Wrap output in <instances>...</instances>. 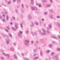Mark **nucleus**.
Here are the masks:
<instances>
[{"instance_id": "1", "label": "nucleus", "mask_w": 60, "mask_h": 60, "mask_svg": "<svg viewBox=\"0 0 60 60\" xmlns=\"http://www.w3.org/2000/svg\"><path fill=\"white\" fill-rule=\"evenodd\" d=\"M25 43H24V44H25V45H27L29 42V40H25Z\"/></svg>"}, {"instance_id": "2", "label": "nucleus", "mask_w": 60, "mask_h": 60, "mask_svg": "<svg viewBox=\"0 0 60 60\" xmlns=\"http://www.w3.org/2000/svg\"><path fill=\"white\" fill-rule=\"evenodd\" d=\"M2 54L4 56H7L8 57H10V55L9 54H6L4 52L2 53Z\"/></svg>"}, {"instance_id": "3", "label": "nucleus", "mask_w": 60, "mask_h": 60, "mask_svg": "<svg viewBox=\"0 0 60 60\" xmlns=\"http://www.w3.org/2000/svg\"><path fill=\"white\" fill-rule=\"evenodd\" d=\"M42 30L43 31L44 33H40V34H42V35H46V34L45 33V30H44L43 29H42Z\"/></svg>"}, {"instance_id": "4", "label": "nucleus", "mask_w": 60, "mask_h": 60, "mask_svg": "<svg viewBox=\"0 0 60 60\" xmlns=\"http://www.w3.org/2000/svg\"><path fill=\"white\" fill-rule=\"evenodd\" d=\"M31 9L32 10H38V8L36 7H32Z\"/></svg>"}, {"instance_id": "5", "label": "nucleus", "mask_w": 60, "mask_h": 60, "mask_svg": "<svg viewBox=\"0 0 60 60\" xmlns=\"http://www.w3.org/2000/svg\"><path fill=\"white\" fill-rule=\"evenodd\" d=\"M19 25V24L17 23H16L15 24V28L16 29H18L19 28V27L18 26Z\"/></svg>"}, {"instance_id": "6", "label": "nucleus", "mask_w": 60, "mask_h": 60, "mask_svg": "<svg viewBox=\"0 0 60 60\" xmlns=\"http://www.w3.org/2000/svg\"><path fill=\"white\" fill-rule=\"evenodd\" d=\"M10 41V40L9 39H7L6 40V42L7 44H8L9 43V42Z\"/></svg>"}, {"instance_id": "7", "label": "nucleus", "mask_w": 60, "mask_h": 60, "mask_svg": "<svg viewBox=\"0 0 60 60\" xmlns=\"http://www.w3.org/2000/svg\"><path fill=\"white\" fill-rule=\"evenodd\" d=\"M22 32L21 31H20L18 33V35L19 36H21V34H22Z\"/></svg>"}, {"instance_id": "8", "label": "nucleus", "mask_w": 60, "mask_h": 60, "mask_svg": "<svg viewBox=\"0 0 60 60\" xmlns=\"http://www.w3.org/2000/svg\"><path fill=\"white\" fill-rule=\"evenodd\" d=\"M36 5H38L39 8H40V7H41V4H39L38 3H36Z\"/></svg>"}, {"instance_id": "9", "label": "nucleus", "mask_w": 60, "mask_h": 60, "mask_svg": "<svg viewBox=\"0 0 60 60\" xmlns=\"http://www.w3.org/2000/svg\"><path fill=\"white\" fill-rule=\"evenodd\" d=\"M10 50H11V51H13L14 50H15V49H14L13 48V47H11L10 49Z\"/></svg>"}, {"instance_id": "10", "label": "nucleus", "mask_w": 60, "mask_h": 60, "mask_svg": "<svg viewBox=\"0 0 60 60\" xmlns=\"http://www.w3.org/2000/svg\"><path fill=\"white\" fill-rule=\"evenodd\" d=\"M51 26H52V25L51 24H49V28H47V29H49V28H51Z\"/></svg>"}, {"instance_id": "11", "label": "nucleus", "mask_w": 60, "mask_h": 60, "mask_svg": "<svg viewBox=\"0 0 60 60\" xmlns=\"http://www.w3.org/2000/svg\"><path fill=\"white\" fill-rule=\"evenodd\" d=\"M31 34H32L33 35H34V34H35V35H36V34H36V33L35 32H34L33 33V32H31Z\"/></svg>"}, {"instance_id": "12", "label": "nucleus", "mask_w": 60, "mask_h": 60, "mask_svg": "<svg viewBox=\"0 0 60 60\" xmlns=\"http://www.w3.org/2000/svg\"><path fill=\"white\" fill-rule=\"evenodd\" d=\"M28 17L29 19L30 20L31 19H32V17L31 16H30V15H28Z\"/></svg>"}, {"instance_id": "13", "label": "nucleus", "mask_w": 60, "mask_h": 60, "mask_svg": "<svg viewBox=\"0 0 60 60\" xmlns=\"http://www.w3.org/2000/svg\"><path fill=\"white\" fill-rule=\"evenodd\" d=\"M52 44H49V46L50 48H52Z\"/></svg>"}, {"instance_id": "14", "label": "nucleus", "mask_w": 60, "mask_h": 60, "mask_svg": "<svg viewBox=\"0 0 60 60\" xmlns=\"http://www.w3.org/2000/svg\"><path fill=\"white\" fill-rule=\"evenodd\" d=\"M31 3L32 4H34V0H30Z\"/></svg>"}, {"instance_id": "15", "label": "nucleus", "mask_w": 60, "mask_h": 60, "mask_svg": "<svg viewBox=\"0 0 60 60\" xmlns=\"http://www.w3.org/2000/svg\"><path fill=\"white\" fill-rule=\"evenodd\" d=\"M53 17V15H49V17L50 18V19H52V17Z\"/></svg>"}, {"instance_id": "16", "label": "nucleus", "mask_w": 60, "mask_h": 60, "mask_svg": "<svg viewBox=\"0 0 60 60\" xmlns=\"http://www.w3.org/2000/svg\"><path fill=\"white\" fill-rule=\"evenodd\" d=\"M48 14V12H45L44 13V14L45 15H47Z\"/></svg>"}, {"instance_id": "17", "label": "nucleus", "mask_w": 60, "mask_h": 60, "mask_svg": "<svg viewBox=\"0 0 60 60\" xmlns=\"http://www.w3.org/2000/svg\"><path fill=\"white\" fill-rule=\"evenodd\" d=\"M47 7H49L51 6V5H50V4H48L47 5Z\"/></svg>"}, {"instance_id": "18", "label": "nucleus", "mask_w": 60, "mask_h": 60, "mask_svg": "<svg viewBox=\"0 0 60 60\" xmlns=\"http://www.w3.org/2000/svg\"><path fill=\"white\" fill-rule=\"evenodd\" d=\"M49 11L50 12H52L54 11L53 10L50 9L49 10Z\"/></svg>"}, {"instance_id": "19", "label": "nucleus", "mask_w": 60, "mask_h": 60, "mask_svg": "<svg viewBox=\"0 0 60 60\" xmlns=\"http://www.w3.org/2000/svg\"><path fill=\"white\" fill-rule=\"evenodd\" d=\"M11 28L13 30H14V31H15L16 30V29L14 28L13 27H11Z\"/></svg>"}, {"instance_id": "20", "label": "nucleus", "mask_w": 60, "mask_h": 60, "mask_svg": "<svg viewBox=\"0 0 60 60\" xmlns=\"http://www.w3.org/2000/svg\"><path fill=\"white\" fill-rule=\"evenodd\" d=\"M8 34L9 35L10 37H11V38L12 37V35H11V34L10 33Z\"/></svg>"}, {"instance_id": "21", "label": "nucleus", "mask_w": 60, "mask_h": 60, "mask_svg": "<svg viewBox=\"0 0 60 60\" xmlns=\"http://www.w3.org/2000/svg\"><path fill=\"white\" fill-rule=\"evenodd\" d=\"M14 57L15 58V59H17V57L16 55L15 54L14 55Z\"/></svg>"}, {"instance_id": "22", "label": "nucleus", "mask_w": 60, "mask_h": 60, "mask_svg": "<svg viewBox=\"0 0 60 60\" xmlns=\"http://www.w3.org/2000/svg\"><path fill=\"white\" fill-rule=\"evenodd\" d=\"M54 54V52H52L51 53V55L52 56H53Z\"/></svg>"}, {"instance_id": "23", "label": "nucleus", "mask_w": 60, "mask_h": 60, "mask_svg": "<svg viewBox=\"0 0 60 60\" xmlns=\"http://www.w3.org/2000/svg\"><path fill=\"white\" fill-rule=\"evenodd\" d=\"M50 51L49 50H48L46 51V52H47V53H49L50 52Z\"/></svg>"}, {"instance_id": "24", "label": "nucleus", "mask_w": 60, "mask_h": 60, "mask_svg": "<svg viewBox=\"0 0 60 60\" xmlns=\"http://www.w3.org/2000/svg\"><path fill=\"white\" fill-rule=\"evenodd\" d=\"M8 19H9V17L8 16H7V18L6 19L7 20H8Z\"/></svg>"}, {"instance_id": "25", "label": "nucleus", "mask_w": 60, "mask_h": 60, "mask_svg": "<svg viewBox=\"0 0 60 60\" xmlns=\"http://www.w3.org/2000/svg\"><path fill=\"white\" fill-rule=\"evenodd\" d=\"M26 34H28V30H27L26 32Z\"/></svg>"}, {"instance_id": "26", "label": "nucleus", "mask_w": 60, "mask_h": 60, "mask_svg": "<svg viewBox=\"0 0 60 60\" xmlns=\"http://www.w3.org/2000/svg\"><path fill=\"white\" fill-rule=\"evenodd\" d=\"M39 58V57H35L34 58V59H38Z\"/></svg>"}, {"instance_id": "27", "label": "nucleus", "mask_w": 60, "mask_h": 60, "mask_svg": "<svg viewBox=\"0 0 60 60\" xmlns=\"http://www.w3.org/2000/svg\"><path fill=\"white\" fill-rule=\"evenodd\" d=\"M24 60H29V59H28L26 58H24Z\"/></svg>"}, {"instance_id": "28", "label": "nucleus", "mask_w": 60, "mask_h": 60, "mask_svg": "<svg viewBox=\"0 0 60 60\" xmlns=\"http://www.w3.org/2000/svg\"><path fill=\"white\" fill-rule=\"evenodd\" d=\"M57 24H58V26H60V23H58Z\"/></svg>"}, {"instance_id": "29", "label": "nucleus", "mask_w": 60, "mask_h": 60, "mask_svg": "<svg viewBox=\"0 0 60 60\" xmlns=\"http://www.w3.org/2000/svg\"><path fill=\"white\" fill-rule=\"evenodd\" d=\"M42 1L43 2H47V0H43Z\"/></svg>"}, {"instance_id": "30", "label": "nucleus", "mask_w": 60, "mask_h": 60, "mask_svg": "<svg viewBox=\"0 0 60 60\" xmlns=\"http://www.w3.org/2000/svg\"><path fill=\"white\" fill-rule=\"evenodd\" d=\"M40 55L41 56H42V52H40Z\"/></svg>"}, {"instance_id": "31", "label": "nucleus", "mask_w": 60, "mask_h": 60, "mask_svg": "<svg viewBox=\"0 0 60 60\" xmlns=\"http://www.w3.org/2000/svg\"><path fill=\"white\" fill-rule=\"evenodd\" d=\"M4 50H3L2 49H1L0 50V51L1 52H4Z\"/></svg>"}, {"instance_id": "32", "label": "nucleus", "mask_w": 60, "mask_h": 60, "mask_svg": "<svg viewBox=\"0 0 60 60\" xmlns=\"http://www.w3.org/2000/svg\"><path fill=\"white\" fill-rule=\"evenodd\" d=\"M20 26L22 28V23H20Z\"/></svg>"}, {"instance_id": "33", "label": "nucleus", "mask_w": 60, "mask_h": 60, "mask_svg": "<svg viewBox=\"0 0 60 60\" xmlns=\"http://www.w3.org/2000/svg\"><path fill=\"white\" fill-rule=\"evenodd\" d=\"M22 8H23L24 7V5L23 4H22Z\"/></svg>"}, {"instance_id": "34", "label": "nucleus", "mask_w": 60, "mask_h": 60, "mask_svg": "<svg viewBox=\"0 0 60 60\" xmlns=\"http://www.w3.org/2000/svg\"><path fill=\"white\" fill-rule=\"evenodd\" d=\"M10 3L11 1H10L9 2H8L7 3V4H10Z\"/></svg>"}, {"instance_id": "35", "label": "nucleus", "mask_w": 60, "mask_h": 60, "mask_svg": "<svg viewBox=\"0 0 60 60\" xmlns=\"http://www.w3.org/2000/svg\"><path fill=\"white\" fill-rule=\"evenodd\" d=\"M1 59H2V60H4V58L3 57H1Z\"/></svg>"}, {"instance_id": "36", "label": "nucleus", "mask_w": 60, "mask_h": 60, "mask_svg": "<svg viewBox=\"0 0 60 60\" xmlns=\"http://www.w3.org/2000/svg\"><path fill=\"white\" fill-rule=\"evenodd\" d=\"M14 45L15 46H16V43H13Z\"/></svg>"}, {"instance_id": "37", "label": "nucleus", "mask_w": 60, "mask_h": 60, "mask_svg": "<svg viewBox=\"0 0 60 60\" xmlns=\"http://www.w3.org/2000/svg\"><path fill=\"white\" fill-rule=\"evenodd\" d=\"M2 21L3 22H5V20L4 19H3L2 20Z\"/></svg>"}, {"instance_id": "38", "label": "nucleus", "mask_w": 60, "mask_h": 60, "mask_svg": "<svg viewBox=\"0 0 60 60\" xmlns=\"http://www.w3.org/2000/svg\"><path fill=\"white\" fill-rule=\"evenodd\" d=\"M20 1V0H18L17 2L19 3Z\"/></svg>"}, {"instance_id": "39", "label": "nucleus", "mask_w": 60, "mask_h": 60, "mask_svg": "<svg viewBox=\"0 0 60 60\" xmlns=\"http://www.w3.org/2000/svg\"><path fill=\"white\" fill-rule=\"evenodd\" d=\"M57 51H60V49H57Z\"/></svg>"}, {"instance_id": "40", "label": "nucleus", "mask_w": 60, "mask_h": 60, "mask_svg": "<svg viewBox=\"0 0 60 60\" xmlns=\"http://www.w3.org/2000/svg\"><path fill=\"white\" fill-rule=\"evenodd\" d=\"M2 34V35L4 37H5V35H4V34Z\"/></svg>"}, {"instance_id": "41", "label": "nucleus", "mask_w": 60, "mask_h": 60, "mask_svg": "<svg viewBox=\"0 0 60 60\" xmlns=\"http://www.w3.org/2000/svg\"><path fill=\"white\" fill-rule=\"evenodd\" d=\"M35 23H36V25H38L39 24H38V23L37 22H36Z\"/></svg>"}, {"instance_id": "42", "label": "nucleus", "mask_w": 60, "mask_h": 60, "mask_svg": "<svg viewBox=\"0 0 60 60\" xmlns=\"http://www.w3.org/2000/svg\"><path fill=\"white\" fill-rule=\"evenodd\" d=\"M53 38H54V39H57V38H56V37H53Z\"/></svg>"}, {"instance_id": "43", "label": "nucleus", "mask_w": 60, "mask_h": 60, "mask_svg": "<svg viewBox=\"0 0 60 60\" xmlns=\"http://www.w3.org/2000/svg\"><path fill=\"white\" fill-rule=\"evenodd\" d=\"M56 18H60V16H57V17Z\"/></svg>"}, {"instance_id": "44", "label": "nucleus", "mask_w": 60, "mask_h": 60, "mask_svg": "<svg viewBox=\"0 0 60 60\" xmlns=\"http://www.w3.org/2000/svg\"><path fill=\"white\" fill-rule=\"evenodd\" d=\"M5 30L6 32H7L8 31V30H7L6 29H5Z\"/></svg>"}, {"instance_id": "45", "label": "nucleus", "mask_w": 60, "mask_h": 60, "mask_svg": "<svg viewBox=\"0 0 60 60\" xmlns=\"http://www.w3.org/2000/svg\"><path fill=\"white\" fill-rule=\"evenodd\" d=\"M7 28H8V29H10V28H9V27L7 26Z\"/></svg>"}, {"instance_id": "46", "label": "nucleus", "mask_w": 60, "mask_h": 60, "mask_svg": "<svg viewBox=\"0 0 60 60\" xmlns=\"http://www.w3.org/2000/svg\"><path fill=\"white\" fill-rule=\"evenodd\" d=\"M12 18L13 19L15 20V17H13Z\"/></svg>"}, {"instance_id": "47", "label": "nucleus", "mask_w": 60, "mask_h": 60, "mask_svg": "<svg viewBox=\"0 0 60 60\" xmlns=\"http://www.w3.org/2000/svg\"><path fill=\"white\" fill-rule=\"evenodd\" d=\"M51 3L52 2V0H50Z\"/></svg>"}, {"instance_id": "48", "label": "nucleus", "mask_w": 60, "mask_h": 60, "mask_svg": "<svg viewBox=\"0 0 60 60\" xmlns=\"http://www.w3.org/2000/svg\"><path fill=\"white\" fill-rule=\"evenodd\" d=\"M47 33V34H49V31H47L46 32Z\"/></svg>"}, {"instance_id": "49", "label": "nucleus", "mask_w": 60, "mask_h": 60, "mask_svg": "<svg viewBox=\"0 0 60 60\" xmlns=\"http://www.w3.org/2000/svg\"><path fill=\"white\" fill-rule=\"evenodd\" d=\"M44 19H41V21H44Z\"/></svg>"}, {"instance_id": "50", "label": "nucleus", "mask_w": 60, "mask_h": 60, "mask_svg": "<svg viewBox=\"0 0 60 60\" xmlns=\"http://www.w3.org/2000/svg\"><path fill=\"white\" fill-rule=\"evenodd\" d=\"M34 26V24H33L32 25H31V27H32V26Z\"/></svg>"}, {"instance_id": "51", "label": "nucleus", "mask_w": 60, "mask_h": 60, "mask_svg": "<svg viewBox=\"0 0 60 60\" xmlns=\"http://www.w3.org/2000/svg\"><path fill=\"white\" fill-rule=\"evenodd\" d=\"M58 37L59 39H60V35H58Z\"/></svg>"}, {"instance_id": "52", "label": "nucleus", "mask_w": 60, "mask_h": 60, "mask_svg": "<svg viewBox=\"0 0 60 60\" xmlns=\"http://www.w3.org/2000/svg\"><path fill=\"white\" fill-rule=\"evenodd\" d=\"M15 1H16V0H13V3H14L15 2Z\"/></svg>"}, {"instance_id": "53", "label": "nucleus", "mask_w": 60, "mask_h": 60, "mask_svg": "<svg viewBox=\"0 0 60 60\" xmlns=\"http://www.w3.org/2000/svg\"><path fill=\"white\" fill-rule=\"evenodd\" d=\"M53 19L54 20H55V19H56V18H53Z\"/></svg>"}, {"instance_id": "54", "label": "nucleus", "mask_w": 60, "mask_h": 60, "mask_svg": "<svg viewBox=\"0 0 60 60\" xmlns=\"http://www.w3.org/2000/svg\"><path fill=\"white\" fill-rule=\"evenodd\" d=\"M2 17L1 16H0V19H2Z\"/></svg>"}, {"instance_id": "55", "label": "nucleus", "mask_w": 60, "mask_h": 60, "mask_svg": "<svg viewBox=\"0 0 60 60\" xmlns=\"http://www.w3.org/2000/svg\"><path fill=\"white\" fill-rule=\"evenodd\" d=\"M22 56H24V54L23 53H22Z\"/></svg>"}, {"instance_id": "56", "label": "nucleus", "mask_w": 60, "mask_h": 60, "mask_svg": "<svg viewBox=\"0 0 60 60\" xmlns=\"http://www.w3.org/2000/svg\"><path fill=\"white\" fill-rule=\"evenodd\" d=\"M18 11L17 10H15V11L16 12H17V11Z\"/></svg>"}, {"instance_id": "57", "label": "nucleus", "mask_w": 60, "mask_h": 60, "mask_svg": "<svg viewBox=\"0 0 60 60\" xmlns=\"http://www.w3.org/2000/svg\"><path fill=\"white\" fill-rule=\"evenodd\" d=\"M33 41H31V44H33Z\"/></svg>"}, {"instance_id": "58", "label": "nucleus", "mask_w": 60, "mask_h": 60, "mask_svg": "<svg viewBox=\"0 0 60 60\" xmlns=\"http://www.w3.org/2000/svg\"><path fill=\"white\" fill-rule=\"evenodd\" d=\"M34 51L35 52V51H36V50H35V49H34Z\"/></svg>"}, {"instance_id": "59", "label": "nucleus", "mask_w": 60, "mask_h": 60, "mask_svg": "<svg viewBox=\"0 0 60 60\" xmlns=\"http://www.w3.org/2000/svg\"><path fill=\"white\" fill-rule=\"evenodd\" d=\"M3 17H5V15H3Z\"/></svg>"}, {"instance_id": "60", "label": "nucleus", "mask_w": 60, "mask_h": 60, "mask_svg": "<svg viewBox=\"0 0 60 60\" xmlns=\"http://www.w3.org/2000/svg\"><path fill=\"white\" fill-rule=\"evenodd\" d=\"M53 43H55V42L54 41H53Z\"/></svg>"}, {"instance_id": "61", "label": "nucleus", "mask_w": 60, "mask_h": 60, "mask_svg": "<svg viewBox=\"0 0 60 60\" xmlns=\"http://www.w3.org/2000/svg\"><path fill=\"white\" fill-rule=\"evenodd\" d=\"M10 24L11 25H12V22H11V23H10Z\"/></svg>"}, {"instance_id": "62", "label": "nucleus", "mask_w": 60, "mask_h": 60, "mask_svg": "<svg viewBox=\"0 0 60 60\" xmlns=\"http://www.w3.org/2000/svg\"><path fill=\"white\" fill-rule=\"evenodd\" d=\"M36 54H34V56H36Z\"/></svg>"}, {"instance_id": "63", "label": "nucleus", "mask_w": 60, "mask_h": 60, "mask_svg": "<svg viewBox=\"0 0 60 60\" xmlns=\"http://www.w3.org/2000/svg\"><path fill=\"white\" fill-rule=\"evenodd\" d=\"M5 1H6V2H7V1L6 0H5Z\"/></svg>"}, {"instance_id": "64", "label": "nucleus", "mask_w": 60, "mask_h": 60, "mask_svg": "<svg viewBox=\"0 0 60 60\" xmlns=\"http://www.w3.org/2000/svg\"><path fill=\"white\" fill-rule=\"evenodd\" d=\"M45 60H48L47 59H45Z\"/></svg>"}]
</instances>
